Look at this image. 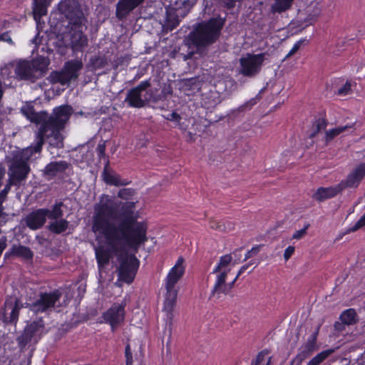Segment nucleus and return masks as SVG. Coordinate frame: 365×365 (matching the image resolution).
<instances>
[{"label":"nucleus","instance_id":"f257e3e1","mask_svg":"<svg viewBox=\"0 0 365 365\" xmlns=\"http://www.w3.org/2000/svg\"><path fill=\"white\" fill-rule=\"evenodd\" d=\"M146 230H92L98 241L96 256L99 269L108 264L110 258L117 257L118 280L130 284L135 279L140 262L130 248L136 250L145 241Z\"/></svg>","mask_w":365,"mask_h":365},{"label":"nucleus","instance_id":"f03ea898","mask_svg":"<svg viewBox=\"0 0 365 365\" xmlns=\"http://www.w3.org/2000/svg\"><path fill=\"white\" fill-rule=\"evenodd\" d=\"M93 209L92 228H144L138 222L134 202L118 201L103 194Z\"/></svg>","mask_w":365,"mask_h":365},{"label":"nucleus","instance_id":"7ed1b4c3","mask_svg":"<svg viewBox=\"0 0 365 365\" xmlns=\"http://www.w3.org/2000/svg\"><path fill=\"white\" fill-rule=\"evenodd\" d=\"M21 112L31 123L40 124L36 141L44 143L45 138L49 140L51 146L63 148V136L61 134L73 113V108L68 104L55 107L49 115L47 111L36 112L33 106H26Z\"/></svg>","mask_w":365,"mask_h":365},{"label":"nucleus","instance_id":"20e7f679","mask_svg":"<svg viewBox=\"0 0 365 365\" xmlns=\"http://www.w3.org/2000/svg\"><path fill=\"white\" fill-rule=\"evenodd\" d=\"M60 14L65 16L72 28L77 29L71 34L70 45L75 51H81L88 44L87 36L79 29L86 21L81 5L78 0H61L58 4Z\"/></svg>","mask_w":365,"mask_h":365},{"label":"nucleus","instance_id":"39448f33","mask_svg":"<svg viewBox=\"0 0 365 365\" xmlns=\"http://www.w3.org/2000/svg\"><path fill=\"white\" fill-rule=\"evenodd\" d=\"M225 23V19L219 16L197 24L185 39L187 46L199 50L213 44L220 38Z\"/></svg>","mask_w":365,"mask_h":365},{"label":"nucleus","instance_id":"423d86ee","mask_svg":"<svg viewBox=\"0 0 365 365\" xmlns=\"http://www.w3.org/2000/svg\"><path fill=\"white\" fill-rule=\"evenodd\" d=\"M42 141H36L34 145H31L14 154L9 165L10 181L14 184L25 180L31 171L29 161L31 156L42 150Z\"/></svg>","mask_w":365,"mask_h":365},{"label":"nucleus","instance_id":"0eeeda50","mask_svg":"<svg viewBox=\"0 0 365 365\" xmlns=\"http://www.w3.org/2000/svg\"><path fill=\"white\" fill-rule=\"evenodd\" d=\"M365 176V163L358 165L346 177L337 185L319 187L312 195V198L317 202H323L333 198L346 188L356 187Z\"/></svg>","mask_w":365,"mask_h":365},{"label":"nucleus","instance_id":"6e6552de","mask_svg":"<svg viewBox=\"0 0 365 365\" xmlns=\"http://www.w3.org/2000/svg\"><path fill=\"white\" fill-rule=\"evenodd\" d=\"M62 202H56L52 208H38L31 211L25 218L24 222L28 228H42L46 219H57L63 216Z\"/></svg>","mask_w":365,"mask_h":365},{"label":"nucleus","instance_id":"1a4fd4ad","mask_svg":"<svg viewBox=\"0 0 365 365\" xmlns=\"http://www.w3.org/2000/svg\"><path fill=\"white\" fill-rule=\"evenodd\" d=\"M228 274L225 272L212 271L208 277L212 278V287L209 299L215 302L222 300L224 296L228 294L234 286V282H227Z\"/></svg>","mask_w":365,"mask_h":365},{"label":"nucleus","instance_id":"9d476101","mask_svg":"<svg viewBox=\"0 0 365 365\" xmlns=\"http://www.w3.org/2000/svg\"><path fill=\"white\" fill-rule=\"evenodd\" d=\"M61 296L62 293L58 289L52 292L41 293L34 302L26 304V307L36 314L50 312L56 307Z\"/></svg>","mask_w":365,"mask_h":365},{"label":"nucleus","instance_id":"9b49d317","mask_svg":"<svg viewBox=\"0 0 365 365\" xmlns=\"http://www.w3.org/2000/svg\"><path fill=\"white\" fill-rule=\"evenodd\" d=\"M264 53L257 54L248 53L247 56L240 58V73L248 78H253L261 71L264 61Z\"/></svg>","mask_w":365,"mask_h":365},{"label":"nucleus","instance_id":"f8f14e48","mask_svg":"<svg viewBox=\"0 0 365 365\" xmlns=\"http://www.w3.org/2000/svg\"><path fill=\"white\" fill-rule=\"evenodd\" d=\"M44 329L43 321L40 319L28 324L16 341L21 349L29 344H36L41 338Z\"/></svg>","mask_w":365,"mask_h":365},{"label":"nucleus","instance_id":"ddd939ff","mask_svg":"<svg viewBox=\"0 0 365 365\" xmlns=\"http://www.w3.org/2000/svg\"><path fill=\"white\" fill-rule=\"evenodd\" d=\"M319 329L320 325H318L307 338V341L300 346L299 353L292 361V364L301 365L304 360L309 358L318 349L319 347L317 345V340Z\"/></svg>","mask_w":365,"mask_h":365},{"label":"nucleus","instance_id":"4468645a","mask_svg":"<svg viewBox=\"0 0 365 365\" xmlns=\"http://www.w3.org/2000/svg\"><path fill=\"white\" fill-rule=\"evenodd\" d=\"M23 304L16 296H10L4 303L3 311V321L5 323L16 322L19 317V310Z\"/></svg>","mask_w":365,"mask_h":365},{"label":"nucleus","instance_id":"2eb2a0df","mask_svg":"<svg viewBox=\"0 0 365 365\" xmlns=\"http://www.w3.org/2000/svg\"><path fill=\"white\" fill-rule=\"evenodd\" d=\"M184 259L180 257L178 258L175 266L170 270L166 277V291L178 292L175 289L176 283L182 278L185 272L183 266Z\"/></svg>","mask_w":365,"mask_h":365},{"label":"nucleus","instance_id":"dca6fc26","mask_svg":"<svg viewBox=\"0 0 365 365\" xmlns=\"http://www.w3.org/2000/svg\"><path fill=\"white\" fill-rule=\"evenodd\" d=\"M125 303L114 304L103 315L104 319L109 322L113 331L124 319Z\"/></svg>","mask_w":365,"mask_h":365},{"label":"nucleus","instance_id":"f3484780","mask_svg":"<svg viewBox=\"0 0 365 365\" xmlns=\"http://www.w3.org/2000/svg\"><path fill=\"white\" fill-rule=\"evenodd\" d=\"M66 160L51 161L43 169V176L47 180H52L58 175H61L70 167Z\"/></svg>","mask_w":365,"mask_h":365},{"label":"nucleus","instance_id":"a211bd4d","mask_svg":"<svg viewBox=\"0 0 365 365\" xmlns=\"http://www.w3.org/2000/svg\"><path fill=\"white\" fill-rule=\"evenodd\" d=\"M14 72L16 78L19 80L30 81L31 82L36 80L30 61L21 60L18 61L15 66Z\"/></svg>","mask_w":365,"mask_h":365},{"label":"nucleus","instance_id":"6ab92c4d","mask_svg":"<svg viewBox=\"0 0 365 365\" xmlns=\"http://www.w3.org/2000/svg\"><path fill=\"white\" fill-rule=\"evenodd\" d=\"M328 120L327 118L326 112L323 111L315 116L312 122L311 131L309 134V139H314L322 130L326 129L328 125Z\"/></svg>","mask_w":365,"mask_h":365},{"label":"nucleus","instance_id":"aec40b11","mask_svg":"<svg viewBox=\"0 0 365 365\" xmlns=\"http://www.w3.org/2000/svg\"><path fill=\"white\" fill-rule=\"evenodd\" d=\"M30 63L36 79L41 78L48 71L49 61L48 58L40 56L30 61Z\"/></svg>","mask_w":365,"mask_h":365},{"label":"nucleus","instance_id":"412c9836","mask_svg":"<svg viewBox=\"0 0 365 365\" xmlns=\"http://www.w3.org/2000/svg\"><path fill=\"white\" fill-rule=\"evenodd\" d=\"M178 292H167L164 302L163 312L166 314L167 320L171 324L173 314V311L176 304Z\"/></svg>","mask_w":365,"mask_h":365},{"label":"nucleus","instance_id":"4be33fe9","mask_svg":"<svg viewBox=\"0 0 365 365\" xmlns=\"http://www.w3.org/2000/svg\"><path fill=\"white\" fill-rule=\"evenodd\" d=\"M51 0H32V13L36 21L47 14Z\"/></svg>","mask_w":365,"mask_h":365},{"label":"nucleus","instance_id":"5701e85b","mask_svg":"<svg viewBox=\"0 0 365 365\" xmlns=\"http://www.w3.org/2000/svg\"><path fill=\"white\" fill-rule=\"evenodd\" d=\"M125 102L129 107L136 108H143L146 103V101L142 98V94L133 88L128 91Z\"/></svg>","mask_w":365,"mask_h":365},{"label":"nucleus","instance_id":"b1692460","mask_svg":"<svg viewBox=\"0 0 365 365\" xmlns=\"http://www.w3.org/2000/svg\"><path fill=\"white\" fill-rule=\"evenodd\" d=\"M83 64L81 60H70L65 63L63 70L71 80H76L79 75V71L83 68Z\"/></svg>","mask_w":365,"mask_h":365},{"label":"nucleus","instance_id":"393cba45","mask_svg":"<svg viewBox=\"0 0 365 365\" xmlns=\"http://www.w3.org/2000/svg\"><path fill=\"white\" fill-rule=\"evenodd\" d=\"M102 176L104 182L110 185L125 186L130 184L126 179H120V176L109 172L108 168H103Z\"/></svg>","mask_w":365,"mask_h":365},{"label":"nucleus","instance_id":"a878e982","mask_svg":"<svg viewBox=\"0 0 365 365\" xmlns=\"http://www.w3.org/2000/svg\"><path fill=\"white\" fill-rule=\"evenodd\" d=\"M356 312L354 309H349L344 311L340 315V320L341 321V324L339 322H336L334 327L336 329L341 330L344 324V325H352L356 324Z\"/></svg>","mask_w":365,"mask_h":365},{"label":"nucleus","instance_id":"bb28decb","mask_svg":"<svg viewBox=\"0 0 365 365\" xmlns=\"http://www.w3.org/2000/svg\"><path fill=\"white\" fill-rule=\"evenodd\" d=\"M11 255L21 257L25 259H32L34 254L33 252L27 247L23 245H14L11 249V251L6 252L4 257L5 258H8Z\"/></svg>","mask_w":365,"mask_h":365},{"label":"nucleus","instance_id":"cd10ccee","mask_svg":"<svg viewBox=\"0 0 365 365\" xmlns=\"http://www.w3.org/2000/svg\"><path fill=\"white\" fill-rule=\"evenodd\" d=\"M355 123L351 125H346L344 126H339L335 128L329 129L325 131L323 140L326 145H329L336 136L347 130L349 128H352Z\"/></svg>","mask_w":365,"mask_h":365},{"label":"nucleus","instance_id":"c85d7f7f","mask_svg":"<svg viewBox=\"0 0 365 365\" xmlns=\"http://www.w3.org/2000/svg\"><path fill=\"white\" fill-rule=\"evenodd\" d=\"M14 184L10 181V183L6 185L4 188L0 192V227L4 226L8 220V215L4 212V207L1 203L4 201L10 190L11 185Z\"/></svg>","mask_w":365,"mask_h":365},{"label":"nucleus","instance_id":"c756f323","mask_svg":"<svg viewBox=\"0 0 365 365\" xmlns=\"http://www.w3.org/2000/svg\"><path fill=\"white\" fill-rule=\"evenodd\" d=\"M196 0H175L173 6L176 11L180 14L187 13L190 9L195 4Z\"/></svg>","mask_w":365,"mask_h":365},{"label":"nucleus","instance_id":"7c9ffc66","mask_svg":"<svg viewBox=\"0 0 365 365\" xmlns=\"http://www.w3.org/2000/svg\"><path fill=\"white\" fill-rule=\"evenodd\" d=\"M232 257L231 255H225L220 257L219 262L213 271L225 272L226 274H229L231 270V268L229 266L232 262Z\"/></svg>","mask_w":365,"mask_h":365},{"label":"nucleus","instance_id":"2f4dec72","mask_svg":"<svg viewBox=\"0 0 365 365\" xmlns=\"http://www.w3.org/2000/svg\"><path fill=\"white\" fill-rule=\"evenodd\" d=\"M294 0H274L272 6V10L274 13L281 14L289 10Z\"/></svg>","mask_w":365,"mask_h":365},{"label":"nucleus","instance_id":"473e14b6","mask_svg":"<svg viewBox=\"0 0 365 365\" xmlns=\"http://www.w3.org/2000/svg\"><path fill=\"white\" fill-rule=\"evenodd\" d=\"M176 12L180 14L179 11H176L175 10L174 11L170 10L166 12L165 26L170 31H173L179 25L180 20L178 19V14H175Z\"/></svg>","mask_w":365,"mask_h":365},{"label":"nucleus","instance_id":"72a5a7b5","mask_svg":"<svg viewBox=\"0 0 365 365\" xmlns=\"http://www.w3.org/2000/svg\"><path fill=\"white\" fill-rule=\"evenodd\" d=\"M334 351V349L324 350L319 353L315 356H314L311 360H309L307 365H319L325 359H327Z\"/></svg>","mask_w":365,"mask_h":365},{"label":"nucleus","instance_id":"f704fd0d","mask_svg":"<svg viewBox=\"0 0 365 365\" xmlns=\"http://www.w3.org/2000/svg\"><path fill=\"white\" fill-rule=\"evenodd\" d=\"M51 222L49 225L46 227L45 228H68V222L63 219V217H58L57 219H50Z\"/></svg>","mask_w":365,"mask_h":365},{"label":"nucleus","instance_id":"c9c22d12","mask_svg":"<svg viewBox=\"0 0 365 365\" xmlns=\"http://www.w3.org/2000/svg\"><path fill=\"white\" fill-rule=\"evenodd\" d=\"M134 190L132 188H122L118 192V197L128 201L134 195Z\"/></svg>","mask_w":365,"mask_h":365},{"label":"nucleus","instance_id":"e433bc0d","mask_svg":"<svg viewBox=\"0 0 365 365\" xmlns=\"http://www.w3.org/2000/svg\"><path fill=\"white\" fill-rule=\"evenodd\" d=\"M305 39H300L297 41L292 48V49L289 51V53L285 56L284 60L290 58L293 56L298 50L300 48L301 46L303 44Z\"/></svg>","mask_w":365,"mask_h":365},{"label":"nucleus","instance_id":"4c0bfd02","mask_svg":"<svg viewBox=\"0 0 365 365\" xmlns=\"http://www.w3.org/2000/svg\"><path fill=\"white\" fill-rule=\"evenodd\" d=\"M351 85L350 81H346L345 84L338 89L336 93L339 96H346L351 91Z\"/></svg>","mask_w":365,"mask_h":365},{"label":"nucleus","instance_id":"58836bf2","mask_svg":"<svg viewBox=\"0 0 365 365\" xmlns=\"http://www.w3.org/2000/svg\"><path fill=\"white\" fill-rule=\"evenodd\" d=\"M262 247V245H256V246L253 247L251 250H250L245 254L244 260L245 261L254 256H256L260 252Z\"/></svg>","mask_w":365,"mask_h":365},{"label":"nucleus","instance_id":"ea45409f","mask_svg":"<svg viewBox=\"0 0 365 365\" xmlns=\"http://www.w3.org/2000/svg\"><path fill=\"white\" fill-rule=\"evenodd\" d=\"M48 81L52 83H60L61 84V78H60V73L59 71H52L48 77Z\"/></svg>","mask_w":365,"mask_h":365},{"label":"nucleus","instance_id":"a19ab883","mask_svg":"<svg viewBox=\"0 0 365 365\" xmlns=\"http://www.w3.org/2000/svg\"><path fill=\"white\" fill-rule=\"evenodd\" d=\"M150 86V83L148 80L141 81L137 86L133 88L135 91L142 93L143 91H145Z\"/></svg>","mask_w":365,"mask_h":365},{"label":"nucleus","instance_id":"79ce46f5","mask_svg":"<svg viewBox=\"0 0 365 365\" xmlns=\"http://www.w3.org/2000/svg\"><path fill=\"white\" fill-rule=\"evenodd\" d=\"M242 0H221L223 6L227 9H232L235 7L237 2H240Z\"/></svg>","mask_w":365,"mask_h":365},{"label":"nucleus","instance_id":"37998d69","mask_svg":"<svg viewBox=\"0 0 365 365\" xmlns=\"http://www.w3.org/2000/svg\"><path fill=\"white\" fill-rule=\"evenodd\" d=\"M60 73V78H61V84L64 86L68 83L71 81V78L68 76L66 72L63 70V68L59 71Z\"/></svg>","mask_w":365,"mask_h":365},{"label":"nucleus","instance_id":"c03bdc74","mask_svg":"<svg viewBox=\"0 0 365 365\" xmlns=\"http://www.w3.org/2000/svg\"><path fill=\"white\" fill-rule=\"evenodd\" d=\"M125 356L126 358V365H131L133 363V356L130 344H127L125 351Z\"/></svg>","mask_w":365,"mask_h":365},{"label":"nucleus","instance_id":"a18cd8bd","mask_svg":"<svg viewBox=\"0 0 365 365\" xmlns=\"http://www.w3.org/2000/svg\"><path fill=\"white\" fill-rule=\"evenodd\" d=\"M0 41L6 42L10 45H14V43L9 35V31L4 32L0 34Z\"/></svg>","mask_w":365,"mask_h":365},{"label":"nucleus","instance_id":"49530a36","mask_svg":"<svg viewBox=\"0 0 365 365\" xmlns=\"http://www.w3.org/2000/svg\"><path fill=\"white\" fill-rule=\"evenodd\" d=\"M98 158L99 161L103 160L104 161V168H108L110 165V160L108 158V156L106 155V152L101 153H97Z\"/></svg>","mask_w":365,"mask_h":365},{"label":"nucleus","instance_id":"de8ad7c7","mask_svg":"<svg viewBox=\"0 0 365 365\" xmlns=\"http://www.w3.org/2000/svg\"><path fill=\"white\" fill-rule=\"evenodd\" d=\"M294 250L295 248L293 246H289L287 248H286L284 252V259L285 261H287L291 257V256L294 252Z\"/></svg>","mask_w":365,"mask_h":365},{"label":"nucleus","instance_id":"09e8293b","mask_svg":"<svg viewBox=\"0 0 365 365\" xmlns=\"http://www.w3.org/2000/svg\"><path fill=\"white\" fill-rule=\"evenodd\" d=\"M266 354H267V351H263L259 352L257 354L255 362H253V365H259L264 360V358Z\"/></svg>","mask_w":365,"mask_h":365},{"label":"nucleus","instance_id":"8fccbe9b","mask_svg":"<svg viewBox=\"0 0 365 365\" xmlns=\"http://www.w3.org/2000/svg\"><path fill=\"white\" fill-rule=\"evenodd\" d=\"M307 230H298L293 235L292 239L299 240L302 238L306 234Z\"/></svg>","mask_w":365,"mask_h":365},{"label":"nucleus","instance_id":"3c124183","mask_svg":"<svg viewBox=\"0 0 365 365\" xmlns=\"http://www.w3.org/2000/svg\"><path fill=\"white\" fill-rule=\"evenodd\" d=\"M364 226H365V214L361 217L352 228H361Z\"/></svg>","mask_w":365,"mask_h":365},{"label":"nucleus","instance_id":"603ef678","mask_svg":"<svg viewBox=\"0 0 365 365\" xmlns=\"http://www.w3.org/2000/svg\"><path fill=\"white\" fill-rule=\"evenodd\" d=\"M104 152H106V142H100L97 145L96 153L102 154Z\"/></svg>","mask_w":365,"mask_h":365},{"label":"nucleus","instance_id":"864d4df0","mask_svg":"<svg viewBox=\"0 0 365 365\" xmlns=\"http://www.w3.org/2000/svg\"><path fill=\"white\" fill-rule=\"evenodd\" d=\"M230 228V222H225V221H219L216 223L215 228Z\"/></svg>","mask_w":365,"mask_h":365},{"label":"nucleus","instance_id":"5fc2aeb1","mask_svg":"<svg viewBox=\"0 0 365 365\" xmlns=\"http://www.w3.org/2000/svg\"><path fill=\"white\" fill-rule=\"evenodd\" d=\"M168 119L170 120L179 121L181 119V118L179 115V114H178L176 112H173L172 113H170L169 115V117L168 118Z\"/></svg>","mask_w":365,"mask_h":365},{"label":"nucleus","instance_id":"6e6d98bb","mask_svg":"<svg viewBox=\"0 0 365 365\" xmlns=\"http://www.w3.org/2000/svg\"><path fill=\"white\" fill-rule=\"evenodd\" d=\"M10 66H6L4 68L1 69V75L4 78L5 76H6L7 78L13 77V76H10L9 73H7V71L9 70Z\"/></svg>","mask_w":365,"mask_h":365},{"label":"nucleus","instance_id":"4d7b16f0","mask_svg":"<svg viewBox=\"0 0 365 365\" xmlns=\"http://www.w3.org/2000/svg\"><path fill=\"white\" fill-rule=\"evenodd\" d=\"M356 230L355 229H353V230H346L345 232H344L342 234H340L339 235V237L336 238L337 240H339V239H341L342 237V235H345L348 233L350 232V231H355Z\"/></svg>","mask_w":365,"mask_h":365},{"label":"nucleus","instance_id":"13d9d810","mask_svg":"<svg viewBox=\"0 0 365 365\" xmlns=\"http://www.w3.org/2000/svg\"><path fill=\"white\" fill-rule=\"evenodd\" d=\"M245 270V269H242V267L240 268V269L239 270L237 276L235 277V278L232 280V282H234V284L235 283V282L237 281V279H238V277H240V274H242Z\"/></svg>","mask_w":365,"mask_h":365},{"label":"nucleus","instance_id":"bf43d9fd","mask_svg":"<svg viewBox=\"0 0 365 365\" xmlns=\"http://www.w3.org/2000/svg\"><path fill=\"white\" fill-rule=\"evenodd\" d=\"M245 270V269H242V267L240 268V269L239 270L237 276L235 277V278L232 280V282H234V284L235 283V282L237 281V279H238V277H240V274H242Z\"/></svg>","mask_w":365,"mask_h":365},{"label":"nucleus","instance_id":"052dcab7","mask_svg":"<svg viewBox=\"0 0 365 365\" xmlns=\"http://www.w3.org/2000/svg\"><path fill=\"white\" fill-rule=\"evenodd\" d=\"M245 270V269H242V267L240 268V269L239 270L237 276L235 277V278L232 280V282H234V284L235 283V282L237 281V279H238V277H240V274H242Z\"/></svg>","mask_w":365,"mask_h":365},{"label":"nucleus","instance_id":"680f3d73","mask_svg":"<svg viewBox=\"0 0 365 365\" xmlns=\"http://www.w3.org/2000/svg\"><path fill=\"white\" fill-rule=\"evenodd\" d=\"M4 95V90L1 81L0 80V101L2 99Z\"/></svg>","mask_w":365,"mask_h":365},{"label":"nucleus","instance_id":"e2e57ef3","mask_svg":"<svg viewBox=\"0 0 365 365\" xmlns=\"http://www.w3.org/2000/svg\"><path fill=\"white\" fill-rule=\"evenodd\" d=\"M52 231H53L56 234H60L63 231H64L65 230H58V229H56V230H51Z\"/></svg>","mask_w":365,"mask_h":365},{"label":"nucleus","instance_id":"0e129e2a","mask_svg":"<svg viewBox=\"0 0 365 365\" xmlns=\"http://www.w3.org/2000/svg\"><path fill=\"white\" fill-rule=\"evenodd\" d=\"M250 267V264H245V265H243V266L242 267V269H245V270H246V269H248V267Z\"/></svg>","mask_w":365,"mask_h":365},{"label":"nucleus","instance_id":"69168bd1","mask_svg":"<svg viewBox=\"0 0 365 365\" xmlns=\"http://www.w3.org/2000/svg\"><path fill=\"white\" fill-rule=\"evenodd\" d=\"M248 264H250V265H254V264H255V262H253V261H250V262L248 263Z\"/></svg>","mask_w":365,"mask_h":365},{"label":"nucleus","instance_id":"338daca9","mask_svg":"<svg viewBox=\"0 0 365 365\" xmlns=\"http://www.w3.org/2000/svg\"><path fill=\"white\" fill-rule=\"evenodd\" d=\"M270 361H271V357H269V360H268V361H267V365H269V364H270Z\"/></svg>","mask_w":365,"mask_h":365},{"label":"nucleus","instance_id":"774afa93","mask_svg":"<svg viewBox=\"0 0 365 365\" xmlns=\"http://www.w3.org/2000/svg\"><path fill=\"white\" fill-rule=\"evenodd\" d=\"M303 228H304V229L309 228V225H305Z\"/></svg>","mask_w":365,"mask_h":365}]
</instances>
